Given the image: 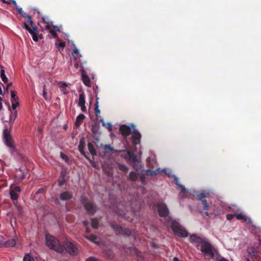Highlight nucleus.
<instances>
[{"mask_svg": "<svg viewBox=\"0 0 261 261\" xmlns=\"http://www.w3.org/2000/svg\"><path fill=\"white\" fill-rule=\"evenodd\" d=\"M158 213L160 217L167 218V225H170L171 228H181L179 223L174 220L171 219L168 216L169 210L166 204L159 203L157 204Z\"/></svg>", "mask_w": 261, "mask_h": 261, "instance_id": "obj_1", "label": "nucleus"}, {"mask_svg": "<svg viewBox=\"0 0 261 261\" xmlns=\"http://www.w3.org/2000/svg\"><path fill=\"white\" fill-rule=\"evenodd\" d=\"M46 245L51 250L58 253H61L64 252V247L60 241L54 236L50 234H46Z\"/></svg>", "mask_w": 261, "mask_h": 261, "instance_id": "obj_2", "label": "nucleus"}, {"mask_svg": "<svg viewBox=\"0 0 261 261\" xmlns=\"http://www.w3.org/2000/svg\"><path fill=\"white\" fill-rule=\"evenodd\" d=\"M125 159L135 170L138 171L139 170V164L140 162L137 156L134 152L131 151H127V155L125 156Z\"/></svg>", "mask_w": 261, "mask_h": 261, "instance_id": "obj_3", "label": "nucleus"}, {"mask_svg": "<svg viewBox=\"0 0 261 261\" xmlns=\"http://www.w3.org/2000/svg\"><path fill=\"white\" fill-rule=\"evenodd\" d=\"M81 201L89 215H93L95 214L97 211V207L92 202L89 201L84 196H82Z\"/></svg>", "mask_w": 261, "mask_h": 261, "instance_id": "obj_4", "label": "nucleus"}, {"mask_svg": "<svg viewBox=\"0 0 261 261\" xmlns=\"http://www.w3.org/2000/svg\"><path fill=\"white\" fill-rule=\"evenodd\" d=\"M63 246L64 247V250H65L66 252L71 255H77L79 253V250L76 245L70 241H65Z\"/></svg>", "mask_w": 261, "mask_h": 261, "instance_id": "obj_5", "label": "nucleus"}, {"mask_svg": "<svg viewBox=\"0 0 261 261\" xmlns=\"http://www.w3.org/2000/svg\"><path fill=\"white\" fill-rule=\"evenodd\" d=\"M200 250L210 258H212L214 256L213 246L206 242L202 241L201 242Z\"/></svg>", "mask_w": 261, "mask_h": 261, "instance_id": "obj_6", "label": "nucleus"}, {"mask_svg": "<svg viewBox=\"0 0 261 261\" xmlns=\"http://www.w3.org/2000/svg\"><path fill=\"white\" fill-rule=\"evenodd\" d=\"M3 139L5 145L10 148L12 152L16 151L15 146L12 141V137L7 128H6L3 130Z\"/></svg>", "mask_w": 261, "mask_h": 261, "instance_id": "obj_7", "label": "nucleus"}, {"mask_svg": "<svg viewBox=\"0 0 261 261\" xmlns=\"http://www.w3.org/2000/svg\"><path fill=\"white\" fill-rule=\"evenodd\" d=\"M135 127L134 124H132L131 127L124 124L120 126L119 130L124 137L127 138L130 134L132 128L134 129Z\"/></svg>", "mask_w": 261, "mask_h": 261, "instance_id": "obj_8", "label": "nucleus"}, {"mask_svg": "<svg viewBox=\"0 0 261 261\" xmlns=\"http://www.w3.org/2000/svg\"><path fill=\"white\" fill-rule=\"evenodd\" d=\"M236 218L238 220H241L243 222L246 223L247 224H251L253 228H256V226L252 224V220L250 218L247 217L244 214L241 213L240 214H236Z\"/></svg>", "mask_w": 261, "mask_h": 261, "instance_id": "obj_9", "label": "nucleus"}, {"mask_svg": "<svg viewBox=\"0 0 261 261\" xmlns=\"http://www.w3.org/2000/svg\"><path fill=\"white\" fill-rule=\"evenodd\" d=\"M15 232V237L13 239L8 240L4 243H1L2 245L6 247H14L16 244V241L18 240V238L19 236V234H17L16 233L15 231H14Z\"/></svg>", "mask_w": 261, "mask_h": 261, "instance_id": "obj_10", "label": "nucleus"}, {"mask_svg": "<svg viewBox=\"0 0 261 261\" xmlns=\"http://www.w3.org/2000/svg\"><path fill=\"white\" fill-rule=\"evenodd\" d=\"M78 106L81 107L82 112H85L86 111L85 106V94L83 92L79 95Z\"/></svg>", "mask_w": 261, "mask_h": 261, "instance_id": "obj_11", "label": "nucleus"}, {"mask_svg": "<svg viewBox=\"0 0 261 261\" xmlns=\"http://www.w3.org/2000/svg\"><path fill=\"white\" fill-rule=\"evenodd\" d=\"M128 249L130 253L137 256L138 261H144L143 254L141 252H139L136 248L133 247L132 248H128Z\"/></svg>", "mask_w": 261, "mask_h": 261, "instance_id": "obj_12", "label": "nucleus"}, {"mask_svg": "<svg viewBox=\"0 0 261 261\" xmlns=\"http://www.w3.org/2000/svg\"><path fill=\"white\" fill-rule=\"evenodd\" d=\"M141 138V134L137 129L134 128L132 134L133 143L135 145L140 144Z\"/></svg>", "mask_w": 261, "mask_h": 261, "instance_id": "obj_13", "label": "nucleus"}, {"mask_svg": "<svg viewBox=\"0 0 261 261\" xmlns=\"http://www.w3.org/2000/svg\"><path fill=\"white\" fill-rule=\"evenodd\" d=\"M60 199L63 201H66L72 198L73 194L69 191H64L59 195Z\"/></svg>", "mask_w": 261, "mask_h": 261, "instance_id": "obj_14", "label": "nucleus"}, {"mask_svg": "<svg viewBox=\"0 0 261 261\" xmlns=\"http://www.w3.org/2000/svg\"><path fill=\"white\" fill-rule=\"evenodd\" d=\"M166 170H160V168H158L155 170L147 169L145 171V175L147 176H154L157 175L160 172H166Z\"/></svg>", "mask_w": 261, "mask_h": 261, "instance_id": "obj_15", "label": "nucleus"}, {"mask_svg": "<svg viewBox=\"0 0 261 261\" xmlns=\"http://www.w3.org/2000/svg\"><path fill=\"white\" fill-rule=\"evenodd\" d=\"M173 233L178 237H186L188 236V232L186 229H172Z\"/></svg>", "mask_w": 261, "mask_h": 261, "instance_id": "obj_16", "label": "nucleus"}, {"mask_svg": "<svg viewBox=\"0 0 261 261\" xmlns=\"http://www.w3.org/2000/svg\"><path fill=\"white\" fill-rule=\"evenodd\" d=\"M84 237L90 240V241L95 243L96 244H99V241H97V240L98 239V237L93 234H84Z\"/></svg>", "mask_w": 261, "mask_h": 261, "instance_id": "obj_17", "label": "nucleus"}, {"mask_svg": "<svg viewBox=\"0 0 261 261\" xmlns=\"http://www.w3.org/2000/svg\"><path fill=\"white\" fill-rule=\"evenodd\" d=\"M116 233L123 236H129L131 234L130 229H116Z\"/></svg>", "mask_w": 261, "mask_h": 261, "instance_id": "obj_18", "label": "nucleus"}, {"mask_svg": "<svg viewBox=\"0 0 261 261\" xmlns=\"http://www.w3.org/2000/svg\"><path fill=\"white\" fill-rule=\"evenodd\" d=\"M173 181L174 183L177 186V187L180 189L181 193H185L186 192V188L184 186L180 184L178 177L174 176Z\"/></svg>", "mask_w": 261, "mask_h": 261, "instance_id": "obj_19", "label": "nucleus"}, {"mask_svg": "<svg viewBox=\"0 0 261 261\" xmlns=\"http://www.w3.org/2000/svg\"><path fill=\"white\" fill-rule=\"evenodd\" d=\"M85 118V116L84 114H80L76 118V121L75 122V126L76 127H79L81 125Z\"/></svg>", "mask_w": 261, "mask_h": 261, "instance_id": "obj_20", "label": "nucleus"}, {"mask_svg": "<svg viewBox=\"0 0 261 261\" xmlns=\"http://www.w3.org/2000/svg\"><path fill=\"white\" fill-rule=\"evenodd\" d=\"M59 88H60L61 91L64 94H66L68 93V91L66 89V87H67V84L63 82H60L58 84Z\"/></svg>", "mask_w": 261, "mask_h": 261, "instance_id": "obj_21", "label": "nucleus"}, {"mask_svg": "<svg viewBox=\"0 0 261 261\" xmlns=\"http://www.w3.org/2000/svg\"><path fill=\"white\" fill-rule=\"evenodd\" d=\"M138 175L137 172L131 171L129 174V179L132 181H135L137 180Z\"/></svg>", "mask_w": 261, "mask_h": 261, "instance_id": "obj_22", "label": "nucleus"}, {"mask_svg": "<svg viewBox=\"0 0 261 261\" xmlns=\"http://www.w3.org/2000/svg\"><path fill=\"white\" fill-rule=\"evenodd\" d=\"M191 242H196V243H200L203 241L202 239L196 236L195 234H192L190 236V238Z\"/></svg>", "mask_w": 261, "mask_h": 261, "instance_id": "obj_23", "label": "nucleus"}, {"mask_svg": "<svg viewBox=\"0 0 261 261\" xmlns=\"http://www.w3.org/2000/svg\"><path fill=\"white\" fill-rule=\"evenodd\" d=\"M88 148L89 152L92 155H95L96 154V151L95 150L94 145L91 143H88Z\"/></svg>", "mask_w": 261, "mask_h": 261, "instance_id": "obj_24", "label": "nucleus"}, {"mask_svg": "<svg viewBox=\"0 0 261 261\" xmlns=\"http://www.w3.org/2000/svg\"><path fill=\"white\" fill-rule=\"evenodd\" d=\"M117 166L119 170L123 172L124 173H127L128 171V168L125 165L118 163Z\"/></svg>", "mask_w": 261, "mask_h": 261, "instance_id": "obj_25", "label": "nucleus"}, {"mask_svg": "<svg viewBox=\"0 0 261 261\" xmlns=\"http://www.w3.org/2000/svg\"><path fill=\"white\" fill-rule=\"evenodd\" d=\"M10 195L11 199L13 200H17L18 198V195L15 191H12V189L10 190Z\"/></svg>", "mask_w": 261, "mask_h": 261, "instance_id": "obj_26", "label": "nucleus"}, {"mask_svg": "<svg viewBox=\"0 0 261 261\" xmlns=\"http://www.w3.org/2000/svg\"><path fill=\"white\" fill-rule=\"evenodd\" d=\"M82 80L84 84L87 86H90V79L88 75L85 74L82 75Z\"/></svg>", "mask_w": 261, "mask_h": 261, "instance_id": "obj_27", "label": "nucleus"}, {"mask_svg": "<svg viewBox=\"0 0 261 261\" xmlns=\"http://www.w3.org/2000/svg\"><path fill=\"white\" fill-rule=\"evenodd\" d=\"M1 76L3 82H4L5 83L8 82V79L7 77L5 74V70L3 69H2L1 70Z\"/></svg>", "mask_w": 261, "mask_h": 261, "instance_id": "obj_28", "label": "nucleus"}, {"mask_svg": "<svg viewBox=\"0 0 261 261\" xmlns=\"http://www.w3.org/2000/svg\"><path fill=\"white\" fill-rule=\"evenodd\" d=\"M91 226L93 228H97L99 226V222L97 218H93L91 220Z\"/></svg>", "mask_w": 261, "mask_h": 261, "instance_id": "obj_29", "label": "nucleus"}, {"mask_svg": "<svg viewBox=\"0 0 261 261\" xmlns=\"http://www.w3.org/2000/svg\"><path fill=\"white\" fill-rule=\"evenodd\" d=\"M78 147H79V150L80 151V152L82 154H84V149L85 147V143L83 141V140H80Z\"/></svg>", "mask_w": 261, "mask_h": 261, "instance_id": "obj_30", "label": "nucleus"}, {"mask_svg": "<svg viewBox=\"0 0 261 261\" xmlns=\"http://www.w3.org/2000/svg\"><path fill=\"white\" fill-rule=\"evenodd\" d=\"M98 98H96V101L95 103V116L98 117L100 115V110L98 108Z\"/></svg>", "mask_w": 261, "mask_h": 261, "instance_id": "obj_31", "label": "nucleus"}, {"mask_svg": "<svg viewBox=\"0 0 261 261\" xmlns=\"http://www.w3.org/2000/svg\"><path fill=\"white\" fill-rule=\"evenodd\" d=\"M201 201V203L204 206V210L207 211L209 208V204L205 199H202Z\"/></svg>", "mask_w": 261, "mask_h": 261, "instance_id": "obj_32", "label": "nucleus"}, {"mask_svg": "<svg viewBox=\"0 0 261 261\" xmlns=\"http://www.w3.org/2000/svg\"><path fill=\"white\" fill-rule=\"evenodd\" d=\"M49 32L50 33L53 37H54V38H57L58 41H60V38L58 37V36L55 30H54L53 29H50Z\"/></svg>", "mask_w": 261, "mask_h": 261, "instance_id": "obj_33", "label": "nucleus"}, {"mask_svg": "<svg viewBox=\"0 0 261 261\" xmlns=\"http://www.w3.org/2000/svg\"><path fill=\"white\" fill-rule=\"evenodd\" d=\"M16 91H11V99H13V101H17L18 100L19 98L16 95Z\"/></svg>", "mask_w": 261, "mask_h": 261, "instance_id": "obj_34", "label": "nucleus"}, {"mask_svg": "<svg viewBox=\"0 0 261 261\" xmlns=\"http://www.w3.org/2000/svg\"><path fill=\"white\" fill-rule=\"evenodd\" d=\"M20 174H16L15 176L19 180H22L25 178V175H24V172H23L21 170H19Z\"/></svg>", "mask_w": 261, "mask_h": 261, "instance_id": "obj_35", "label": "nucleus"}, {"mask_svg": "<svg viewBox=\"0 0 261 261\" xmlns=\"http://www.w3.org/2000/svg\"><path fill=\"white\" fill-rule=\"evenodd\" d=\"M18 10V13L24 18H27L29 15L26 14L23 11L21 8H18L16 9Z\"/></svg>", "mask_w": 261, "mask_h": 261, "instance_id": "obj_36", "label": "nucleus"}, {"mask_svg": "<svg viewBox=\"0 0 261 261\" xmlns=\"http://www.w3.org/2000/svg\"><path fill=\"white\" fill-rule=\"evenodd\" d=\"M11 102H12V108L13 110H15L17 107H18L19 105L18 100L17 101H13V99H11Z\"/></svg>", "mask_w": 261, "mask_h": 261, "instance_id": "obj_37", "label": "nucleus"}, {"mask_svg": "<svg viewBox=\"0 0 261 261\" xmlns=\"http://www.w3.org/2000/svg\"><path fill=\"white\" fill-rule=\"evenodd\" d=\"M207 195L208 193H201L197 195V197L200 200H201L202 199H204V198H206Z\"/></svg>", "mask_w": 261, "mask_h": 261, "instance_id": "obj_38", "label": "nucleus"}, {"mask_svg": "<svg viewBox=\"0 0 261 261\" xmlns=\"http://www.w3.org/2000/svg\"><path fill=\"white\" fill-rule=\"evenodd\" d=\"M23 261H35L34 258L29 254L25 255L23 258Z\"/></svg>", "mask_w": 261, "mask_h": 261, "instance_id": "obj_39", "label": "nucleus"}, {"mask_svg": "<svg viewBox=\"0 0 261 261\" xmlns=\"http://www.w3.org/2000/svg\"><path fill=\"white\" fill-rule=\"evenodd\" d=\"M55 45L56 46V47L59 49H60V48H62V49H63V48L65 47V43L64 42H60V43H55Z\"/></svg>", "mask_w": 261, "mask_h": 261, "instance_id": "obj_40", "label": "nucleus"}, {"mask_svg": "<svg viewBox=\"0 0 261 261\" xmlns=\"http://www.w3.org/2000/svg\"><path fill=\"white\" fill-rule=\"evenodd\" d=\"M17 115V112L16 111H15L14 112L13 114H11L10 117V121L13 122L15 120V119H16Z\"/></svg>", "mask_w": 261, "mask_h": 261, "instance_id": "obj_41", "label": "nucleus"}, {"mask_svg": "<svg viewBox=\"0 0 261 261\" xmlns=\"http://www.w3.org/2000/svg\"><path fill=\"white\" fill-rule=\"evenodd\" d=\"M145 174H142L140 176V179L143 185H145L147 184L146 181Z\"/></svg>", "mask_w": 261, "mask_h": 261, "instance_id": "obj_42", "label": "nucleus"}, {"mask_svg": "<svg viewBox=\"0 0 261 261\" xmlns=\"http://www.w3.org/2000/svg\"><path fill=\"white\" fill-rule=\"evenodd\" d=\"M60 156L61 158L65 160L66 162H68L69 161V158L66 154H64L63 152L60 153Z\"/></svg>", "mask_w": 261, "mask_h": 261, "instance_id": "obj_43", "label": "nucleus"}, {"mask_svg": "<svg viewBox=\"0 0 261 261\" xmlns=\"http://www.w3.org/2000/svg\"><path fill=\"white\" fill-rule=\"evenodd\" d=\"M237 214H227L226 215V218L227 220H232L234 217H236V215Z\"/></svg>", "mask_w": 261, "mask_h": 261, "instance_id": "obj_44", "label": "nucleus"}, {"mask_svg": "<svg viewBox=\"0 0 261 261\" xmlns=\"http://www.w3.org/2000/svg\"><path fill=\"white\" fill-rule=\"evenodd\" d=\"M27 18H28V22L30 23L31 26L33 27V25H34V23L33 21L32 20L31 16L29 15L28 16H27Z\"/></svg>", "mask_w": 261, "mask_h": 261, "instance_id": "obj_45", "label": "nucleus"}, {"mask_svg": "<svg viewBox=\"0 0 261 261\" xmlns=\"http://www.w3.org/2000/svg\"><path fill=\"white\" fill-rule=\"evenodd\" d=\"M31 35L32 36L33 39L34 41L37 42L38 41V33L31 34Z\"/></svg>", "mask_w": 261, "mask_h": 261, "instance_id": "obj_46", "label": "nucleus"}, {"mask_svg": "<svg viewBox=\"0 0 261 261\" xmlns=\"http://www.w3.org/2000/svg\"><path fill=\"white\" fill-rule=\"evenodd\" d=\"M24 28L27 30L30 33H31L32 32V29H31L29 25L26 23L24 22L23 24Z\"/></svg>", "mask_w": 261, "mask_h": 261, "instance_id": "obj_47", "label": "nucleus"}, {"mask_svg": "<svg viewBox=\"0 0 261 261\" xmlns=\"http://www.w3.org/2000/svg\"><path fill=\"white\" fill-rule=\"evenodd\" d=\"M103 148L105 149V150H110V151H112L113 150V148L111 147L110 145V144H106L103 147Z\"/></svg>", "mask_w": 261, "mask_h": 261, "instance_id": "obj_48", "label": "nucleus"}, {"mask_svg": "<svg viewBox=\"0 0 261 261\" xmlns=\"http://www.w3.org/2000/svg\"><path fill=\"white\" fill-rule=\"evenodd\" d=\"M47 92L45 91V86H44L43 90V96L45 100H48L49 98L46 96Z\"/></svg>", "mask_w": 261, "mask_h": 261, "instance_id": "obj_49", "label": "nucleus"}, {"mask_svg": "<svg viewBox=\"0 0 261 261\" xmlns=\"http://www.w3.org/2000/svg\"><path fill=\"white\" fill-rule=\"evenodd\" d=\"M32 27V29L31 33H30L31 34H34V33H38V31L37 28L36 27L33 25Z\"/></svg>", "mask_w": 261, "mask_h": 261, "instance_id": "obj_50", "label": "nucleus"}, {"mask_svg": "<svg viewBox=\"0 0 261 261\" xmlns=\"http://www.w3.org/2000/svg\"><path fill=\"white\" fill-rule=\"evenodd\" d=\"M12 191H15V192H20L21 188L19 186H15L13 189H12Z\"/></svg>", "mask_w": 261, "mask_h": 261, "instance_id": "obj_51", "label": "nucleus"}, {"mask_svg": "<svg viewBox=\"0 0 261 261\" xmlns=\"http://www.w3.org/2000/svg\"><path fill=\"white\" fill-rule=\"evenodd\" d=\"M111 227L112 228L115 229V228H122L121 227L118 226V225L115 223H112L111 224Z\"/></svg>", "mask_w": 261, "mask_h": 261, "instance_id": "obj_52", "label": "nucleus"}, {"mask_svg": "<svg viewBox=\"0 0 261 261\" xmlns=\"http://www.w3.org/2000/svg\"><path fill=\"white\" fill-rule=\"evenodd\" d=\"M53 27L54 28V30H55L56 32H60V27L58 25H53Z\"/></svg>", "mask_w": 261, "mask_h": 261, "instance_id": "obj_53", "label": "nucleus"}, {"mask_svg": "<svg viewBox=\"0 0 261 261\" xmlns=\"http://www.w3.org/2000/svg\"><path fill=\"white\" fill-rule=\"evenodd\" d=\"M51 27L50 25V24H49V23H47L46 24V25L45 26V29L46 30H50V29H51Z\"/></svg>", "mask_w": 261, "mask_h": 261, "instance_id": "obj_54", "label": "nucleus"}, {"mask_svg": "<svg viewBox=\"0 0 261 261\" xmlns=\"http://www.w3.org/2000/svg\"><path fill=\"white\" fill-rule=\"evenodd\" d=\"M78 53H79V50L76 48L74 49L72 52V54L73 55H74V54H77Z\"/></svg>", "mask_w": 261, "mask_h": 261, "instance_id": "obj_55", "label": "nucleus"}, {"mask_svg": "<svg viewBox=\"0 0 261 261\" xmlns=\"http://www.w3.org/2000/svg\"><path fill=\"white\" fill-rule=\"evenodd\" d=\"M12 3L14 5V6L15 7L16 9H17L18 8V7L17 6V3H16V2L15 0H12Z\"/></svg>", "mask_w": 261, "mask_h": 261, "instance_id": "obj_56", "label": "nucleus"}, {"mask_svg": "<svg viewBox=\"0 0 261 261\" xmlns=\"http://www.w3.org/2000/svg\"><path fill=\"white\" fill-rule=\"evenodd\" d=\"M44 191L43 189L40 188L37 191V193H43Z\"/></svg>", "mask_w": 261, "mask_h": 261, "instance_id": "obj_57", "label": "nucleus"}, {"mask_svg": "<svg viewBox=\"0 0 261 261\" xmlns=\"http://www.w3.org/2000/svg\"><path fill=\"white\" fill-rule=\"evenodd\" d=\"M83 224H84V226H85V227H86V228H88L87 227V226H88V224H89V222H88V221H84L83 222Z\"/></svg>", "mask_w": 261, "mask_h": 261, "instance_id": "obj_58", "label": "nucleus"}, {"mask_svg": "<svg viewBox=\"0 0 261 261\" xmlns=\"http://www.w3.org/2000/svg\"><path fill=\"white\" fill-rule=\"evenodd\" d=\"M107 128L110 130H112V125L110 123H108L107 124Z\"/></svg>", "mask_w": 261, "mask_h": 261, "instance_id": "obj_59", "label": "nucleus"}, {"mask_svg": "<svg viewBox=\"0 0 261 261\" xmlns=\"http://www.w3.org/2000/svg\"><path fill=\"white\" fill-rule=\"evenodd\" d=\"M65 181L64 180H63L62 181H60L59 182V186L60 187H61L64 184H65Z\"/></svg>", "mask_w": 261, "mask_h": 261, "instance_id": "obj_60", "label": "nucleus"}, {"mask_svg": "<svg viewBox=\"0 0 261 261\" xmlns=\"http://www.w3.org/2000/svg\"><path fill=\"white\" fill-rule=\"evenodd\" d=\"M12 83L9 84L7 86V88H6V91L7 92H8V91H9V88L12 86Z\"/></svg>", "mask_w": 261, "mask_h": 261, "instance_id": "obj_61", "label": "nucleus"}, {"mask_svg": "<svg viewBox=\"0 0 261 261\" xmlns=\"http://www.w3.org/2000/svg\"><path fill=\"white\" fill-rule=\"evenodd\" d=\"M87 261H97L94 257H91Z\"/></svg>", "mask_w": 261, "mask_h": 261, "instance_id": "obj_62", "label": "nucleus"}, {"mask_svg": "<svg viewBox=\"0 0 261 261\" xmlns=\"http://www.w3.org/2000/svg\"><path fill=\"white\" fill-rule=\"evenodd\" d=\"M42 20L43 22V23H44L45 24H46L47 23H48V22L47 21H46L45 18L44 17L42 18Z\"/></svg>", "mask_w": 261, "mask_h": 261, "instance_id": "obj_63", "label": "nucleus"}, {"mask_svg": "<svg viewBox=\"0 0 261 261\" xmlns=\"http://www.w3.org/2000/svg\"><path fill=\"white\" fill-rule=\"evenodd\" d=\"M173 261H179V260L177 257H175L173 258Z\"/></svg>", "mask_w": 261, "mask_h": 261, "instance_id": "obj_64", "label": "nucleus"}]
</instances>
